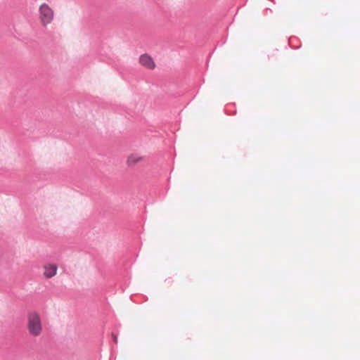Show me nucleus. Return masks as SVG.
<instances>
[{"label":"nucleus","mask_w":360,"mask_h":360,"mask_svg":"<svg viewBox=\"0 0 360 360\" xmlns=\"http://www.w3.org/2000/svg\"><path fill=\"white\" fill-rule=\"evenodd\" d=\"M39 20L43 26L50 24L53 19V11L46 4H42L39 6Z\"/></svg>","instance_id":"f03ea898"},{"label":"nucleus","mask_w":360,"mask_h":360,"mask_svg":"<svg viewBox=\"0 0 360 360\" xmlns=\"http://www.w3.org/2000/svg\"><path fill=\"white\" fill-rule=\"evenodd\" d=\"M139 63L141 65L150 70H153L155 67V64L153 58L148 54L141 56L139 58Z\"/></svg>","instance_id":"20e7f679"},{"label":"nucleus","mask_w":360,"mask_h":360,"mask_svg":"<svg viewBox=\"0 0 360 360\" xmlns=\"http://www.w3.org/2000/svg\"><path fill=\"white\" fill-rule=\"evenodd\" d=\"M142 159H143V158L138 155L131 154L127 158V163L128 165H130V166L134 165L137 162L142 160Z\"/></svg>","instance_id":"39448f33"},{"label":"nucleus","mask_w":360,"mask_h":360,"mask_svg":"<svg viewBox=\"0 0 360 360\" xmlns=\"http://www.w3.org/2000/svg\"><path fill=\"white\" fill-rule=\"evenodd\" d=\"M27 328L33 336H39L42 330L40 316L37 312L30 313L27 317Z\"/></svg>","instance_id":"f257e3e1"},{"label":"nucleus","mask_w":360,"mask_h":360,"mask_svg":"<svg viewBox=\"0 0 360 360\" xmlns=\"http://www.w3.org/2000/svg\"><path fill=\"white\" fill-rule=\"evenodd\" d=\"M43 269V276L46 278H51L56 275L58 266L55 264L48 263L44 265Z\"/></svg>","instance_id":"7ed1b4c3"}]
</instances>
